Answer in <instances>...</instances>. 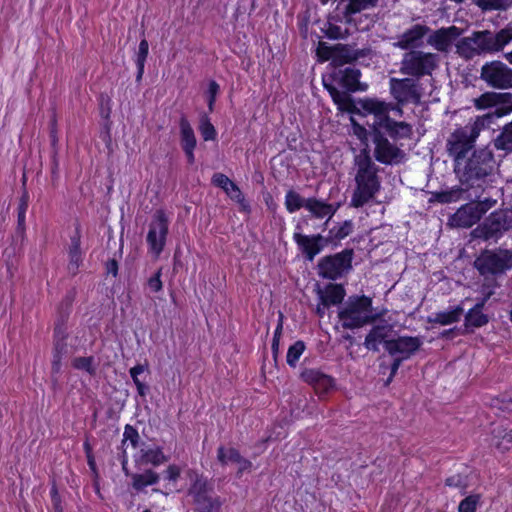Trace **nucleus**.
I'll list each match as a JSON object with an SVG mask.
<instances>
[{
  "instance_id": "c756f323",
  "label": "nucleus",
  "mask_w": 512,
  "mask_h": 512,
  "mask_svg": "<svg viewBox=\"0 0 512 512\" xmlns=\"http://www.w3.org/2000/svg\"><path fill=\"white\" fill-rule=\"evenodd\" d=\"M132 487L136 491H142L145 487L156 484L159 481V475L151 469L141 474H131Z\"/></svg>"
},
{
  "instance_id": "09e8293b",
  "label": "nucleus",
  "mask_w": 512,
  "mask_h": 512,
  "mask_svg": "<svg viewBox=\"0 0 512 512\" xmlns=\"http://www.w3.org/2000/svg\"><path fill=\"white\" fill-rule=\"evenodd\" d=\"M325 34L330 39H344L349 35L347 29H342L340 26L329 23L325 29Z\"/></svg>"
},
{
  "instance_id": "7c9ffc66",
  "label": "nucleus",
  "mask_w": 512,
  "mask_h": 512,
  "mask_svg": "<svg viewBox=\"0 0 512 512\" xmlns=\"http://www.w3.org/2000/svg\"><path fill=\"white\" fill-rule=\"evenodd\" d=\"M196 143L197 141L193 130H181L180 144L185 152L189 164H193L195 162L193 151L196 147Z\"/></svg>"
},
{
  "instance_id": "de8ad7c7",
  "label": "nucleus",
  "mask_w": 512,
  "mask_h": 512,
  "mask_svg": "<svg viewBox=\"0 0 512 512\" xmlns=\"http://www.w3.org/2000/svg\"><path fill=\"white\" fill-rule=\"evenodd\" d=\"M93 358L92 357H77L73 361V366L79 370H85L90 375L95 373V368L92 365Z\"/></svg>"
},
{
  "instance_id": "e2e57ef3",
  "label": "nucleus",
  "mask_w": 512,
  "mask_h": 512,
  "mask_svg": "<svg viewBox=\"0 0 512 512\" xmlns=\"http://www.w3.org/2000/svg\"><path fill=\"white\" fill-rule=\"evenodd\" d=\"M107 274H112L114 277L118 274V262L115 259H110L106 263Z\"/></svg>"
},
{
  "instance_id": "052dcab7",
  "label": "nucleus",
  "mask_w": 512,
  "mask_h": 512,
  "mask_svg": "<svg viewBox=\"0 0 512 512\" xmlns=\"http://www.w3.org/2000/svg\"><path fill=\"white\" fill-rule=\"evenodd\" d=\"M180 476V468L176 465H170L168 466L167 470L165 471V478L170 481H176L178 477Z\"/></svg>"
},
{
  "instance_id": "4468645a",
  "label": "nucleus",
  "mask_w": 512,
  "mask_h": 512,
  "mask_svg": "<svg viewBox=\"0 0 512 512\" xmlns=\"http://www.w3.org/2000/svg\"><path fill=\"white\" fill-rule=\"evenodd\" d=\"M481 79L496 89L512 88V69L501 61H491L481 68Z\"/></svg>"
},
{
  "instance_id": "774afa93",
  "label": "nucleus",
  "mask_w": 512,
  "mask_h": 512,
  "mask_svg": "<svg viewBox=\"0 0 512 512\" xmlns=\"http://www.w3.org/2000/svg\"><path fill=\"white\" fill-rule=\"evenodd\" d=\"M216 137V130H203V138L205 141L214 140Z\"/></svg>"
},
{
  "instance_id": "864d4df0",
  "label": "nucleus",
  "mask_w": 512,
  "mask_h": 512,
  "mask_svg": "<svg viewBox=\"0 0 512 512\" xmlns=\"http://www.w3.org/2000/svg\"><path fill=\"white\" fill-rule=\"evenodd\" d=\"M65 319L62 316L60 321L56 324L54 328V337H55V343H65V340L67 338L66 328L64 326Z\"/></svg>"
},
{
  "instance_id": "69168bd1",
  "label": "nucleus",
  "mask_w": 512,
  "mask_h": 512,
  "mask_svg": "<svg viewBox=\"0 0 512 512\" xmlns=\"http://www.w3.org/2000/svg\"><path fill=\"white\" fill-rule=\"evenodd\" d=\"M25 215H22L21 213H18L17 217V233L20 235L24 234L25 231Z\"/></svg>"
},
{
  "instance_id": "5701e85b",
  "label": "nucleus",
  "mask_w": 512,
  "mask_h": 512,
  "mask_svg": "<svg viewBox=\"0 0 512 512\" xmlns=\"http://www.w3.org/2000/svg\"><path fill=\"white\" fill-rule=\"evenodd\" d=\"M212 183L223 189L231 200L236 201L240 205L241 210L249 212L250 206L245 200L240 188L226 175L222 173H215L212 177Z\"/></svg>"
},
{
  "instance_id": "338daca9",
  "label": "nucleus",
  "mask_w": 512,
  "mask_h": 512,
  "mask_svg": "<svg viewBox=\"0 0 512 512\" xmlns=\"http://www.w3.org/2000/svg\"><path fill=\"white\" fill-rule=\"evenodd\" d=\"M282 329H283V315L280 313V315H279L278 325H277V327H276V329H275L273 339L280 340V336H281V333H282Z\"/></svg>"
},
{
  "instance_id": "f8f14e48",
  "label": "nucleus",
  "mask_w": 512,
  "mask_h": 512,
  "mask_svg": "<svg viewBox=\"0 0 512 512\" xmlns=\"http://www.w3.org/2000/svg\"><path fill=\"white\" fill-rule=\"evenodd\" d=\"M354 131L360 139L367 137V135L372 137V140L375 143V158L379 162L384 164H397L404 158V152L384 137L381 130Z\"/></svg>"
},
{
  "instance_id": "13d9d810",
  "label": "nucleus",
  "mask_w": 512,
  "mask_h": 512,
  "mask_svg": "<svg viewBox=\"0 0 512 512\" xmlns=\"http://www.w3.org/2000/svg\"><path fill=\"white\" fill-rule=\"evenodd\" d=\"M28 202H29V194L26 189L23 190V193L20 197L19 205H18V213H21L22 215H26V211L28 208Z\"/></svg>"
},
{
  "instance_id": "2f4dec72",
  "label": "nucleus",
  "mask_w": 512,
  "mask_h": 512,
  "mask_svg": "<svg viewBox=\"0 0 512 512\" xmlns=\"http://www.w3.org/2000/svg\"><path fill=\"white\" fill-rule=\"evenodd\" d=\"M140 461L142 464H152L158 466L168 461L161 448L142 449Z\"/></svg>"
},
{
  "instance_id": "20e7f679",
  "label": "nucleus",
  "mask_w": 512,
  "mask_h": 512,
  "mask_svg": "<svg viewBox=\"0 0 512 512\" xmlns=\"http://www.w3.org/2000/svg\"><path fill=\"white\" fill-rule=\"evenodd\" d=\"M357 172L355 175L356 188L353 191L351 205L359 208L374 199L381 187L379 168L372 160L369 151L363 149L355 156Z\"/></svg>"
},
{
  "instance_id": "a19ab883",
  "label": "nucleus",
  "mask_w": 512,
  "mask_h": 512,
  "mask_svg": "<svg viewBox=\"0 0 512 512\" xmlns=\"http://www.w3.org/2000/svg\"><path fill=\"white\" fill-rule=\"evenodd\" d=\"M148 50H149V44H148L147 40L143 39L139 44L137 58H136V65L138 68L137 79H140L144 73V65H145L147 55H148Z\"/></svg>"
},
{
  "instance_id": "0eeeda50",
  "label": "nucleus",
  "mask_w": 512,
  "mask_h": 512,
  "mask_svg": "<svg viewBox=\"0 0 512 512\" xmlns=\"http://www.w3.org/2000/svg\"><path fill=\"white\" fill-rule=\"evenodd\" d=\"M439 56L422 50H410L403 55L400 72L404 75L420 79L431 75L438 67Z\"/></svg>"
},
{
  "instance_id": "f03ea898",
  "label": "nucleus",
  "mask_w": 512,
  "mask_h": 512,
  "mask_svg": "<svg viewBox=\"0 0 512 512\" xmlns=\"http://www.w3.org/2000/svg\"><path fill=\"white\" fill-rule=\"evenodd\" d=\"M498 164L492 150L482 148L475 150L470 157L460 159L455 164V172L460 185L448 190L432 193V201L451 203L460 199L479 198V191L483 190L497 170Z\"/></svg>"
},
{
  "instance_id": "b1692460",
  "label": "nucleus",
  "mask_w": 512,
  "mask_h": 512,
  "mask_svg": "<svg viewBox=\"0 0 512 512\" xmlns=\"http://www.w3.org/2000/svg\"><path fill=\"white\" fill-rule=\"evenodd\" d=\"M393 332V326L387 321H381L374 325L369 333L365 337L364 346L370 350L377 352L379 351V344L389 342L388 339Z\"/></svg>"
},
{
  "instance_id": "8fccbe9b",
  "label": "nucleus",
  "mask_w": 512,
  "mask_h": 512,
  "mask_svg": "<svg viewBox=\"0 0 512 512\" xmlns=\"http://www.w3.org/2000/svg\"><path fill=\"white\" fill-rule=\"evenodd\" d=\"M334 52V46H329L325 42H319L317 55L322 61L332 60V63H334Z\"/></svg>"
},
{
  "instance_id": "cd10ccee",
  "label": "nucleus",
  "mask_w": 512,
  "mask_h": 512,
  "mask_svg": "<svg viewBox=\"0 0 512 512\" xmlns=\"http://www.w3.org/2000/svg\"><path fill=\"white\" fill-rule=\"evenodd\" d=\"M464 312L461 306H456L449 311H440L435 313L433 316L428 317L429 323H436L440 325H449L458 322Z\"/></svg>"
},
{
  "instance_id": "6e6552de",
  "label": "nucleus",
  "mask_w": 512,
  "mask_h": 512,
  "mask_svg": "<svg viewBox=\"0 0 512 512\" xmlns=\"http://www.w3.org/2000/svg\"><path fill=\"white\" fill-rule=\"evenodd\" d=\"M512 229V210H499L491 213L473 231L474 238L497 242L503 234Z\"/></svg>"
},
{
  "instance_id": "2eb2a0df",
  "label": "nucleus",
  "mask_w": 512,
  "mask_h": 512,
  "mask_svg": "<svg viewBox=\"0 0 512 512\" xmlns=\"http://www.w3.org/2000/svg\"><path fill=\"white\" fill-rule=\"evenodd\" d=\"M480 130H454L447 140V151L454 158L455 164L466 158V153L474 147Z\"/></svg>"
},
{
  "instance_id": "72a5a7b5",
  "label": "nucleus",
  "mask_w": 512,
  "mask_h": 512,
  "mask_svg": "<svg viewBox=\"0 0 512 512\" xmlns=\"http://www.w3.org/2000/svg\"><path fill=\"white\" fill-rule=\"evenodd\" d=\"M145 370L146 366L142 364H137L129 370L130 376L137 388V392L141 397H145L149 390V387L145 385L139 378V375L144 373Z\"/></svg>"
},
{
  "instance_id": "3c124183",
  "label": "nucleus",
  "mask_w": 512,
  "mask_h": 512,
  "mask_svg": "<svg viewBox=\"0 0 512 512\" xmlns=\"http://www.w3.org/2000/svg\"><path fill=\"white\" fill-rule=\"evenodd\" d=\"M220 91V86L214 80H211L208 84V89L206 91V99L208 103V108L210 111L213 110V105L215 103L216 97Z\"/></svg>"
},
{
  "instance_id": "dca6fc26",
  "label": "nucleus",
  "mask_w": 512,
  "mask_h": 512,
  "mask_svg": "<svg viewBox=\"0 0 512 512\" xmlns=\"http://www.w3.org/2000/svg\"><path fill=\"white\" fill-rule=\"evenodd\" d=\"M168 218L163 210H157L149 225L147 242L153 252L159 255L164 249L166 237L168 234Z\"/></svg>"
},
{
  "instance_id": "bf43d9fd",
  "label": "nucleus",
  "mask_w": 512,
  "mask_h": 512,
  "mask_svg": "<svg viewBox=\"0 0 512 512\" xmlns=\"http://www.w3.org/2000/svg\"><path fill=\"white\" fill-rule=\"evenodd\" d=\"M484 191V189L481 191H479V198H476L477 199V202L475 203L476 205H479V207L481 208H484V207H487V211L496 204V200H493L492 198L490 197H485L483 199H481V193ZM474 198H472L471 200H473Z\"/></svg>"
},
{
  "instance_id": "a878e982",
  "label": "nucleus",
  "mask_w": 512,
  "mask_h": 512,
  "mask_svg": "<svg viewBox=\"0 0 512 512\" xmlns=\"http://www.w3.org/2000/svg\"><path fill=\"white\" fill-rule=\"evenodd\" d=\"M339 204H330L323 200H319L315 197L307 198V207L306 209L314 216L315 218L322 219L324 217H328L330 219L338 210Z\"/></svg>"
},
{
  "instance_id": "ea45409f",
  "label": "nucleus",
  "mask_w": 512,
  "mask_h": 512,
  "mask_svg": "<svg viewBox=\"0 0 512 512\" xmlns=\"http://www.w3.org/2000/svg\"><path fill=\"white\" fill-rule=\"evenodd\" d=\"M496 92H485L473 100L474 106L481 109L496 107Z\"/></svg>"
},
{
  "instance_id": "ddd939ff",
  "label": "nucleus",
  "mask_w": 512,
  "mask_h": 512,
  "mask_svg": "<svg viewBox=\"0 0 512 512\" xmlns=\"http://www.w3.org/2000/svg\"><path fill=\"white\" fill-rule=\"evenodd\" d=\"M353 250L345 249L340 253L323 257L318 263V274L322 278L336 280L352 268Z\"/></svg>"
},
{
  "instance_id": "a211bd4d",
  "label": "nucleus",
  "mask_w": 512,
  "mask_h": 512,
  "mask_svg": "<svg viewBox=\"0 0 512 512\" xmlns=\"http://www.w3.org/2000/svg\"><path fill=\"white\" fill-rule=\"evenodd\" d=\"M429 32V26L423 24H415L398 36L397 42H395L394 46L402 50H416L415 48L422 46L423 39L426 36L428 37Z\"/></svg>"
},
{
  "instance_id": "c03bdc74",
  "label": "nucleus",
  "mask_w": 512,
  "mask_h": 512,
  "mask_svg": "<svg viewBox=\"0 0 512 512\" xmlns=\"http://www.w3.org/2000/svg\"><path fill=\"white\" fill-rule=\"evenodd\" d=\"M497 149L512 151V130H502V133L494 140Z\"/></svg>"
},
{
  "instance_id": "4d7b16f0",
  "label": "nucleus",
  "mask_w": 512,
  "mask_h": 512,
  "mask_svg": "<svg viewBox=\"0 0 512 512\" xmlns=\"http://www.w3.org/2000/svg\"><path fill=\"white\" fill-rule=\"evenodd\" d=\"M161 269H159L154 276L148 280L150 289L154 292H159L162 289Z\"/></svg>"
},
{
  "instance_id": "603ef678",
  "label": "nucleus",
  "mask_w": 512,
  "mask_h": 512,
  "mask_svg": "<svg viewBox=\"0 0 512 512\" xmlns=\"http://www.w3.org/2000/svg\"><path fill=\"white\" fill-rule=\"evenodd\" d=\"M123 437V443L129 440L134 448L138 446L140 437L138 431L133 426L129 424L125 426Z\"/></svg>"
},
{
  "instance_id": "9d476101",
  "label": "nucleus",
  "mask_w": 512,
  "mask_h": 512,
  "mask_svg": "<svg viewBox=\"0 0 512 512\" xmlns=\"http://www.w3.org/2000/svg\"><path fill=\"white\" fill-rule=\"evenodd\" d=\"M196 512H220L222 502L214 495L213 486L204 478L198 477L188 490Z\"/></svg>"
},
{
  "instance_id": "4be33fe9",
  "label": "nucleus",
  "mask_w": 512,
  "mask_h": 512,
  "mask_svg": "<svg viewBox=\"0 0 512 512\" xmlns=\"http://www.w3.org/2000/svg\"><path fill=\"white\" fill-rule=\"evenodd\" d=\"M294 240L309 261H313L314 257L321 252L324 245L328 242V240L320 234L307 236L301 233H295Z\"/></svg>"
},
{
  "instance_id": "9b49d317",
  "label": "nucleus",
  "mask_w": 512,
  "mask_h": 512,
  "mask_svg": "<svg viewBox=\"0 0 512 512\" xmlns=\"http://www.w3.org/2000/svg\"><path fill=\"white\" fill-rule=\"evenodd\" d=\"M390 93L397 101L393 106L401 107L400 104L413 103L418 104L424 95L422 82L416 78H390Z\"/></svg>"
},
{
  "instance_id": "4c0bfd02",
  "label": "nucleus",
  "mask_w": 512,
  "mask_h": 512,
  "mask_svg": "<svg viewBox=\"0 0 512 512\" xmlns=\"http://www.w3.org/2000/svg\"><path fill=\"white\" fill-rule=\"evenodd\" d=\"M353 231V223L351 220L344 221L341 225L334 227L330 230V238L332 240H342L350 235Z\"/></svg>"
},
{
  "instance_id": "79ce46f5",
  "label": "nucleus",
  "mask_w": 512,
  "mask_h": 512,
  "mask_svg": "<svg viewBox=\"0 0 512 512\" xmlns=\"http://www.w3.org/2000/svg\"><path fill=\"white\" fill-rule=\"evenodd\" d=\"M70 266L77 269L81 261L80 238L74 236L71 238V245L69 249Z\"/></svg>"
},
{
  "instance_id": "37998d69",
  "label": "nucleus",
  "mask_w": 512,
  "mask_h": 512,
  "mask_svg": "<svg viewBox=\"0 0 512 512\" xmlns=\"http://www.w3.org/2000/svg\"><path fill=\"white\" fill-rule=\"evenodd\" d=\"M501 117L502 116L496 110L493 111V112H489V113H486L484 115L478 116L475 119L473 128H486V127H489L490 125H494L495 121L497 119L501 118Z\"/></svg>"
},
{
  "instance_id": "aec40b11",
  "label": "nucleus",
  "mask_w": 512,
  "mask_h": 512,
  "mask_svg": "<svg viewBox=\"0 0 512 512\" xmlns=\"http://www.w3.org/2000/svg\"><path fill=\"white\" fill-rule=\"evenodd\" d=\"M421 345L422 341L419 337L402 336L385 342V349L391 356L400 354L401 358L408 359Z\"/></svg>"
},
{
  "instance_id": "f704fd0d",
  "label": "nucleus",
  "mask_w": 512,
  "mask_h": 512,
  "mask_svg": "<svg viewBox=\"0 0 512 512\" xmlns=\"http://www.w3.org/2000/svg\"><path fill=\"white\" fill-rule=\"evenodd\" d=\"M475 3L483 11L507 10L512 6V0H475Z\"/></svg>"
},
{
  "instance_id": "412c9836",
  "label": "nucleus",
  "mask_w": 512,
  "mask_h": 512,
  "mask_svg": "<svg viewBox=\"0 0 512 512\" xmlns=\"http://www.w3.org/2000/svg\"><path fill=\"white\" fill-rule=\"evenodd\" d=\"M300 377L317 394H326L334 387V379L319 369H304Z\"/></svg>"
},
{
  "instance_id": "393cba45",
  "label": "nucleus",
  "mask_w": 512,
  "mask_h": 512,
  "mask_svg": "<svg viewBox=\"0 0 512 512\" xmlns=\"http://www.w3.org/2000/svg\"><path fill=\"white\" fill-rule=\"evenodd\" d=\"M492 294V291H488L484 298L467 312L465 315V326L467 328H478L488 323V316L482 313V309Z\"/></svg>"
},
{
  "instance_id": "c85d7f7f",
  "label": "nucleus",
  "mask_w": 512,
  "mask_h": 512,
  "mask_svg": "<svg viewBox=\"0 0 512 512\" xmlns=\"http://www.w3.org/2000/svg\"><path fill=\"white\" fill-rule=\"evenodd\" d=\"M334 65L342 66L350 63L359 57L358 52L349 45L336 44L334 45Z\"/></svg>"
},
{
  "instance_id": "5fc2aeb1",
  "label": "nucleus",
  "mask_w": 512,
  "mask_h": 512,
  "mask_svg": "<svg viewBox=\"0 0 512 512\" xmlns=\"http://www.w3.org/2000/svg\"><path fill=\"white\" fill-rule=\"evenodd\" d=\"M445 483L447 486L460 488L462 490H465L468 485L467 478L460 474L453 475V476L447 478Z\"/></svg>"
},
{
  "instance_id": "1a4fd4ad",
  "label": "nucleus",
  "mask_w": 512,
  "mask_h": 512,
  "mask_svg": "<svg viewBox=\"0 0 512 512\" xmlns=\"http://www.w3.org/2000/svg\"><path fill=\"white\" fill-rule=\"evenodd\" d=\"M379 0H342L346 2L343 7L345 23L354 26L357 30H368L375 22L374 16L366 13L367 10L377 6Z\"/></svg>"
},
{
  "instance_id": "c9c22d12",
  "label": "nucleus",
  "mask_w": 512,
  "mask_h": 512,
  "mask_svg": "<svg viewBox=\"0 0 512 512\" xmlns=\"http://www.w3.org/2000/svg\"><path fill=\"white\" fill-rule=\"evenodd\" d=\"M496 96V111H498L501 116L512 112V93L496 92Z\"/></svg>"
},
{
  "instance_id": "423d86ee",
  "label": "nucleus",
  "mask_w": 512,
  "mask_h": 512,
  "mask_svg": "<svg viewBox=\"0 0 512 512\" xmlns=\"http://www.w3.org/2000/svg\"><path fill=\"white\" fill-rule=\"evenodd\" d=\"M474 267L485 278L502 275L512 268V250L484 249L476 257Z\"/></svg>"
},
{
  "instance_id": "58836bf2",
  "label": "nucleus",
  "mask_w": 512,
  "mask_h": 512,
  "mask_svg": "<svg viewBox=\"0 0 512 512\" xmlns=\"http://www.w3.org/2000/svg\"><path fill=\"white\" fill-rule=\"evenodd\" d=\"M217 459L222 465H227L230 462L236 463L240 459V453L234 448L225 449L220 446L217 450Z\"/></svg>"
},
{
  "instance_id": "6ab92c4d",
  "label": "nucleus",
  "mask_w": 512,
  "mask_h": 512,
  "mask_svg": "<svg viewBox=\"0 0 512 512\" xmlns=\"http://www.w3.org/2000/svg\"><path fill=\"white\" fill-rule=\"evenodd\" d=\"M487 212V207L481 208L475 202L460 207L451 217V224L456 227L469 228L480 220Z\"/></svg>"
},
{
  "instance_id": "39448f33",
  "label": "nucleus",
  "mask_w": 512,
  "mask_h": 512,
  "mask_svg": "<svg viewBox=\"0 0 512 512\" xmlns=\"http://www.w3.org/2000/svg\"><path fill=\"white\" fill-rule=\"evenodd\" d=\"M379 317V314L372 313V299L364 295L350 297L338 312V318L345 329H355L375 323Z\"/></svg>"
},
{
  "instance_id": "7ed1b4c3",
  "label": "nucleus",
  "mask_w": 512,
  "mask_h": 512,
  "mask_svg": "<svg viewBox=\"0 0 512 512\" xmlns=\"http://www.w3.org/2000/svg\"><path fill=\"white\" fill-rule=\"evenodd\" d=\"M512 42V22L497 33L489 30L473 32L471 36L461 38L456 44V52L465 59L481 54L500 52Z\"/></svg>"
},
{
  "instance_id": "e433bc0d",
  "label": "nucleus",
  "mask_w": 512,
  "mask_h": 512,
  "mask_svg": "<svg viewBox=\"0 0 512 512\" xmlns=\"http://www.w3.org/2000/svg\"><path fill=\"white\" fill-rule=\"evenodd\" d=\"M305 348V343L301 340H298L293 345H291L286 356L287 364L291 367H295Z\"/></svg>"
},
{
  "instance_id": "473e14b6",
  "label": "nucleus",
  "mask_w": 512,
  "mask_h": 512,
  "mask_svg": "<svg viewBox=\"0 0 512 512\" xmlns=\"http://www.w3.org/2000/svg\"><path fill=\"white\" fill-rule=\"evenodd\" d=\"M285 207L289 213H294L301 208L307 207V198H303L293 189L287 191L285 196Z\"/></svg>"
},
{
  "instance_id": "49530a36",
  "label": "nucleus",
  "mask_w": 512,
  "mask_h": 512,
  "mask_svg": "<svg viewBox=\"0 0 512 512\" xmlns=\"http://www.w3.org/2000/svg\"><path fill=\"white\" fill-rule=\"evenodd\" d=\"M66 348V343L54 344V355L52 361V373L57 374L60 371L62 354Z\"/></svg>"
},
{
  "instance_id": "6e6d98bb",
  "label": "nucleus",
  "mask_w": 512,
  "mask_h": 512,
  "mask_svg": "<svg viewBox=\"0 0 512 512\" xmlns=\"http://www.w3.org/2000/svg\"><path fill=\"white\" fill-rule=\"evenodd\" d=\"M100 112L105 118L109 116L111 109V99L108 95L102 94L99 98Z\"/></svg>"
},
{
  "instance_id": "f257e3e1",
  "label": "nucleus",
  "mask_w": 512,
  "mask_h": 512,
  "mask_svg": "<svg viewBox=\"0 0 512 512\" xmlns=\"http://www.w3.org/2000/svg\"><path fill=\"white\" fill-rule=\"evenodd\" d=\"M360 75V71L352 67H346L335 73L334 80L346 91H341L334 85L324 82L338 110L349 115L353 128H364L356 123L354 114L372 117L373 122L369 124L370 128H411L410 124L400 120L403 114L402 109L393 106L392 103L369 98L358 101L352 99L349 92L366 89V86H362L359 81Z\"/></svg>"
},
{
  "instance_id": "f3484780",
  "label": "nucleus",
  "mask_w": 512,
  "mask_h": 512,
  "mask_svg": "<svg viewBox=\"0 0 512 512\" xmlns=\"http://www.w3.org/2000/svg\"><path fill=\"white\" fill-rule=\"evenodd\" d=\"M461 34L462 29L454 25L437 30L430 29L426 42L438 52L447 53Z\"/></svg>"
},
{
  "instance_id": "680f3d73",
  "label": "nucleus",
  "mask_w": 512,
  "mask_h": 512,
  "mask_svg": "<svg viewBox=\"0 0 512 512\" xmlns=\"http://www.w3.org/2000/svg\"><path fill=\"white\" fill-rule=\"evenodd\" d=\"M403 360L404 359L401 358V357H397V358L394 359V361H393V363L391 365V373H390V376L388 377V379L386 381V385H388L392 381L393 377L397 373V371H398V369H399V367H400V365H401Z\"/></svg>"
},
{
  "instance_id": "bb28decb",
  "label": "nucleus",
  "mask_w": 512,
  "mask_h": 512,
  "mask_svg": "<svg viewBox=\"0 0 512 512\" xmlns=\"http://www.w3.org/2000/svg\"><path fill=\"white\" fill-rule=\"evenodd\" d=\"M319 299L324 307L340 304L345 297V289L340 284H328L325 290L318 289Z\"/></svg>"
},
{
  "instance_id": "a18cd8bd",
  "label": "nucleus",
  "mask_w": 512,
  "mask_h": 512,
  "mask_svg": "<svg viewBox=\"0 0 512 512\" xmlns=\"http://www.w3.org/2000/svg\"><path fill=\"white\" fill-rule=\"evenodd\" d=\"M479 495H469L463 499L458 507L459 512H475L477 505L479 504Z\"/></svg>"
},
{
  "instance_id": "0e129e2a",
  "label": "nucleus",
  "mask_w": 512,
  "mask_h": 512,
  "mask_svg": "<svg viewBox=\"0 0 512 512\" xmlns=\"http://www.w3.org/2000/svg\"><path fill=\"white\" fill-rule=\"evenodd\" d=\"M236 464L239 465L238 474H241L242 472L249 470L252 466V463L249 460L243 458L241 455L240 459L237 460Z\"/></svg>"
}]
</instances>
